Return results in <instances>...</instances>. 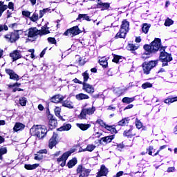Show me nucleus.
<instances>
[{
  "label": "nucleus",
  "mask_w": 177,
  "mask_h": 177,
  "mask_svg": "<svg viewBox=\"0 0 177 177\" xmlns=\"http://www.w3.org/2000/svg\"><path fill=\"white\" fill-rule=\"evenodd\" d=\"M175 101L174 100V97L172 98H167L166 100H165V103H166V104H171V103H174Z\"/></svg>",
  "instance_id": "nucleus-51"
},
{
  "label": "nucleus",
  "mask_w": 177,
  "mask_h": 177,
  "mask_svg": "<svg viewBox=\"0 0 177 177\" xmlns=\"http://www.w3.org/2000/svg\"><path fill=\"white\" fill-rule=\"evenodd\" d=\"M49 125L50 127H56L57 125V120L55 118V117L52 116L49 120Z\"/></svg>",
  "instance_id": "nucleus-36"
},
{
  "label": "nucleus",
  "mask_w": 177,
  "mask_h": 177,
  "mask_svg": "<svg viewBox=\"0 0 177 177\" xmlns=\"http://www.w3.org/2000/svg\"><path fill=\"white\" fill-rule=\"evenodd\" d=\"M10 56L12 59L13 62H16V60L21 59V53H20V50H15L10 54Z\"/></svg>",
  "instance_id": "nucleus-13"
},
{
  "label": "nucleus",
  "mask_w": 177,
  "mask_h": 177,
  "mask_svg": "<svg viewBox=\"0 0 177 177\" xmlns=\"http://www.w3.org/2000/svg\"><path fill=\"white\" fill-rule=\"evenodd\" d=\"M30 133L33 136H37L39 139H42L45 137V135L48 133V129H46V127L45 126H33L30 129Z\"/></svg>",
  "instance_id": "nucleus-1"
},
{
  "label": "nucleus",
  "mask_w": 177,
  "mask_h": 177,
  "mask_svg": "<svg viewBox=\"0 0 177 177\" xmlns=\"http://www.w3.org/2000/svg\"><path fill=\"white\" fill-rule=\"evenodd\" d=\"M85 107H86V104L82 109V111L79 115V118L80 120H86V115H92L95 114V112L96 111V107L94 106H92L90 108Z\"/></svg>",
  "instance_id": "nucleus-5"
},
{
  "label": "nucleus",
  "mask_w": 177,
  "mask_h": 177,
  "mask_svg": "<svg viewBox=\"0 0 177 177\" xmlns=\"http://www.w3.org/2000/svg\"><path fill=\"white\" fill-rule=\"evenodd\" d=\"M8 153V149H6V147H1L0 149V160H2V156H3V154H6Z\"/></svg>",
  "instance_id": "nucleus-43"
},
{
  "label": "nucleus",
  "mask_w": 177,
  "mask_h": 177,
  "mask_svg": "<svg viewBox=\"0 0 177 177\" xmlns=\"http://www.w3.org/2000/svg\"><path fill=\"white\" fill-rule=\"evenodd\" d=\"M77 174H80L79 177H88L91 174V169L85 168L82 165L77 166L76 169Z\"/></svg>",
  "instance_id": "nucleus-8"
},
{
  "label": "nucleus",
  "mask_w": 177,
  "mask_h": 177,
  "mask_svg": "<svg viewBox=\"0 0 177 177\" xmlns=\"http://www.w3.org/2000/svg\"><path fill=\"white\" fill-rule=\"evenodd\" d=\"M0 27H2V31H3V30H5V31H8V30H9V28H8V26L6 25H0Z\"/></svg>",
  "instance_id": "nucleus-61"
},
{
  "label": "nucleus",
  "mask_w": 177,
  "mask_h": 177,
  "mask_svg": "<svg viewBox=\"0 0 177 177\" xmlns=\"http://www.w3.org/2000/svg\"><path fill=\"white\" fill-rule=\"evenodd\" d=\"M29 19L30 20H31V21H33V22L37 21L38 14H37V12H34L32 17H30Z\"/></svg>",
  "instance_id": "nucleus-45"
},
{
  "label": "nucleus",
  "mask_w": 177,
  "mask_h": 177,
  "mask_svg": "<svg viewBox=\"0 0 177 177\" xmlns=\"http://www.w3.org/2000/svg\"><path fill=\"white\" fill-rule=\"evenodd\" d=\"M122 175H124V171H120L118 172L116 175L113 176V177H120V176H122Z\"/></svg>",
  "instance_id": "nucleus-60"
},
{
  "label": "nucleus",
  "mask_w": 177,
  "mask_h": 177,
  "mask_svg": "<svg viewBox=\"0 0 177 177\" xmlns=\"http://www.w3.org/2000/svg\"><path fill=\"white\" fill-rule=\"evenodd\" d=\"M8 9V6L7 5H3V2L0 1V17L2 16V14L5 10Z\"/></svg>",
  "instance_id": "nucleus-33"
},
{
  "label": "nucleus",
  "mask_w": 177,
  "mask_h": 177,
  "mask_svg": "<svg viewBox=\"0 0 177 177\" xmlns=\"http://www.w3.org/2000/svg\"><path fill=\"white\" fill-rule=\"evenodd\" d=\"M142 89H147V88H151L153 86V84L149 82H146L142 84Z\"/></svg>",
  "instance_id": "nucleus-47"
},
{
  "label": "nucleus",
  "mask_w": 177,
  "mask_h": 177,
  "mask_svg": "<svg viewBox=\"0 0 177 177\" xmlns=\"http://www.w3.org/2000/svg\"><path fill=\"white\" fill-rule=\"evenodd\" d=\"M142 68L144 71V74H150V71H151V68L150 67V65H149L148 63L144 62L142 64Z\"/></svg>",
  "instance_id": "nucleus-19"
},
{
  "label": "nucleus",
  "mask_w": 177,
  "mask_h": 177,
  "mask_svg": "<svg viewBox=\"0 0 177 177\" xmlns=\"http://www.w3.org/2000/svg\"><path fill=\"white\" fill-rule=\"evenodd\" d=\"M96 149V145L93 144L88 145L86 149H84L82 150V151H90L92 152V151L95 150Z\"/></svg>",
  "instance_id": "nucleus-28"
},
{
  "label": "nucleus",
  "mask_w": 177,
  "mask_h": 177,
  "mask_svg": "<svg viewBox=\"0 0 177 177\" xmlns=\"http://www.w3.org/2000/svg\"><path fill=\"white\" fill-rule=\"evenodd\" d=\"M73 81L75 82V84H82V82L80 81V80L77 78H75Z\"/></svg>",
  "instance_id": "nucleus-62"
},
{
  "label": "nucleus",
  "mask_w": 177,
  "mask_h": 177,
  "mask_svg": "<svg viewBox=\"0 0 177 177\" xmlns=\"http://www.w3.org/2000/svg\"><path fill=\"white\" fill-rule=\"evenodd\" d=\"M106 110L114 111L115 110V106L110 105L107 107Z\"/></svg>",
  "instance_id": "nucleus-59"
},
{
  "label": "nucleus",
  "mask_w": 177,
  "mask_h": 177,
  "mask_svg": "<svg viewBox=\"0 0 177 177\" xmlns=\"http://www.w3.org/2000/svg\"><path fill=\"white\" fill-rule=\"evenodd\" d=\"M8 8V9H12V10H14V9H15V4L12 2H9L8 6H7V8Z\"/></svg>",
  "instance_id": "nucleus-57"
},
{
  "label": "nucleus",
  "mask_w": 177,
  "mask_h": 177,
  "mask_svg": "<svg viewBox=\"0 0 177 177\" xmlns=\"http://www.w3.org/2000/svg\"><path fill=\"white\" fill-rule=\"evenodd\" d=\"M161 48V39H155V41H152L150 45L145 44L144 45V49L147 52H150L151 53H156Z\"/></svg>",
  "instance_id": "nucleus-2"
},
{
  "label": "nucleus",
  "mask_w": 177,
  "mask_h": 177,
  "mask_svg": "<svg viewBox=\"0 0 177 177\" xmlns=\"http://www.w3.org/2000/svg\"><path fill=\"white\" fill-rule=\"evenodd\" d=\"M136 126L138 128V129H140L142 127H143L142 122L140 121L138 118L136 119Z\"/></svg>",
  "instance_id": "nucleus-50"
},
{
  "label": "nucleus",
  "mask_w": 177,
  "mask_h": 177,
  "mask_svg": "<svg viewBox=\"0 0 177 177\" xmlns=\"http://www.w3.org/2000/svg\"><path fill=\"white\" fill-rule=\"evenodd\" d=\"M49 12H50V9H49V8H44V9H43V10L39 11V17L40 18L41 17H44V15L45 13H49Z\"/></svg>",
  "instance_id": "nucleus-40"
},
{
  "label": "nucleus",
  "mask_w": 177,
  "mask_h": 177,
  "mask_svg": "<svg viewBox=\"0 0 177 177\" xmlns=\"http://www.w3.org/2000/svg\"><path fill=\"white\" fill-rule=\"evenodd\" d=\"M73 153H74L73 151H66L64 153H63L62 157L57 158V162L59 163L62 162L60 164V165L62 167H64V165H66V161H67V158H68V157H70V156H71V154H73Z\"/></svg>",
  "instance_id": "nucleus-9"
},
{
  "label": "nucleus",
  "mask_w": 177,
  "mask_h": 177,
  "mask_svg": "<svg viewBox=\"0 0 177 177\" xmlns=\"http://www.w3.org/2000/svg\"><path fill=\"white\" fill-rule=\"evenodd\" d=\"M113 139H114V136H109L102 138V140L105 142V143H110Z\"/></svg>",
  "instance_id": "nucleus-35"
},
{
  "label": "nucleus",
  "mask_w": 177,
  "mask_h": 177,
  "mask_svg": "<svg viewBox=\"0 0 177 177\" xmlns=\"http://www.w3.org/2000/svg\"><path fill=\"white\" fill-rule=\"evenodd\" d=\"M47 41L49 44H56V39L55 37H48Z\"/></svg>",
  "instance_id": "nucleus-54"
},
{
  "label": "nucleus",
  "mask_w": 177,
  "mask_h": 177,
  "mask_svg": "<svg viewBox=\"0 0 177 177\" xmlns=\"http://www.w3.org/2000/svg\"><path fill=\"white\" fill-rule=\"evenodd\" d=\"M80 19H83V20H86L87 21H91V18L86 14H80L77 20H80Z\"/></svg>",
  "instance_id": "nucleus-31"
},
{
  "label": "nucleus",
  "mask_w": 177,
  "mask_h": 177,
  "mask_svg": "<svg viewBox=\"0 0 177 177\" xmlns=\"http://www.w3.org/2000/svg\"><path fill=\"white\" fill-rule=\"evenodd\" d=\"M149 66L151 67V68H154L157 64H158V60H153V61H150L148 62Z\"/></svg>",
  "instance_id": "nucleus-42"
},
{
  "label": "nucleus",
  "mask_w": 177,
  "mask_h": 177,
  "mask_svg": "<svg viewBox=\"0 0 177 177\" xmlns=\"http://www.w3.org/2000/svg\"><path fill=\"white\" fill-rule=\"evenodd\" d=\"M97 8H98V9H101V10H107V9L110 8V4L109 3H103L102 1L98 0Z\"/></svg>",
  "instance_id": "nucleus-15"
},
{
  "label": "nucleus",
  "mask_w": 177,
  "mask_h": 177,
  "mask_svg": "<svg viewBox=\"0 0 177 177\" xmlns=\"http://www.w3.org/2000/svg\"><path fill=\"white\" fill-rule=\"evenodd\" d=\"M57 138V134H53L52 138L49 140L48 147L49 149H53L56 145H57V140H56Z\"/></svg>",
  "instance_id": "nucleus-14"
},
{
  "label": "nucleus",
  "mask_w": 177,
  "mask_h": 177,
  "mask_svg": "<svg viewBox=\"0 0 177 177\" xmlns=\"http://www.w3.org/2000/svg\"><path fill=\"white\" fill-rule=\"evenodd\" d=\"M174 171H175V167H169L167 169V172H174Z\"/></svg>",
  "instance_id": "nucleus-63"
},
{
  "label": "nucleus",
  "mask_w": 177,
  "mask_h": 177,
  "mask_svg": "<svg viewBox=\"0 0 177 177\" xmlns=\"http://www.w3.org/2000/svg\"><path fill=\"white\" fill-rule=\"evenodd\" d=\"M78 34H81V30H80V28L76 26L65 31L64 35H65L66 37H75V35H78Z\"/></svg>",
  "instance_id": "nucleus-7"
},
{
  "label": "nucleus",
  "mask_w": 177,
  "mask_h": 177,
  "mask_svg": "<svg viewBox=\"0 0 177 177\" xmlns=\"http://www.w3.org/2000/svg\"><path fill=\"white\" fill-rule=\"evenodd\" d=\"M39 167V164L35 163L33 165H25L24 167L26 169L28 170H32V169H37Z\"/></svg>",
  "instance_id": "nucleus-26"
},
{
  "label": "nucleus",
  "mask_w": 177,
  "mask_h": 177,
  "mask_svg": "<svg viewBox=\"0 0 177 177\" xmlns=\"http://www.w3.org/2000/svg\"><path fill=\"white\" fill-rule=\"evenodd\" d=\"M76 126L77 127V128H80V129H81V131H87L88 129H89V127H91L90 124H82V123H77L76 124Z\"/></svg>",
  "instance_id": "nucleus-20"
},
{
  "label": "nucleus",
  "mask_w": 177,
  "mask_h": 177,
  "mask_svg": "<svg viewBox=\"0 0 177 177\" xmlns=\"http://www.w3.org/2000/svg\"><path fill=\"white\" fill-rule=\"evenodd\" d=\"M139 48L138 46H136L133 44H130L128 45L127 48L129 50H131L132 52H134V50H136Z\"/></svg>",
  "instance_id": "nucleus-38"
},
{
  "label": "nucleus",
  "mask_w": 177,
  "mask_h": 177,
  "mask_svg": "<svg viewBox=\"0 0 177 177\" xmlns=\"http://www.w3.org/2000/svg\"><path fill=\"white\" fill-rule=\"evenodd\" d=\"M63 100H64V97L60 94L55 95L51 98L53 103H60Z\"/></svg>",
  "instance_id": "nucleus-17"
},
{
  "label": "nucleus",
  "mask_w": 177,
  "mask_h": 177,
  "mask_svg": "<svg viewBox=\"0 0 177 177\" xmlns=\"http://www.w3.org/2000/svg\"><path fill=\"white\" fill-rule=\"evenodd\" d=\"M63 107H67L68 109H74V104L73 102L66 100L62 102Z\"/></svg>",
  "instance_id": "nucleus-21"
},
{
  "label": "nucleus",
  "mask_w": 177,
  "mask_h": 177,
  "mask_svg": "<svg viewBox=\"0 0 177 177\" xmlns=\"http://www.w3.org/2000/svg\"><path fill=\"white\" fill-rule=\"evenodd\" d=\"M6 73L10 76V80H12L13 81H19V75L16 74L15 71L10 68H6Z\"/></svg>",
  "instance_id": "nucleus-12"
},
{
  "label": "nucleus",
  "mask_w": 177,
  "mask_h": 177,
  "mask_svg": "<svg viewBox=\"0 0 177 177\" xmlns=\"http://www.w3.org/2000/svg\"><path fill=\"white\" fill-rule=\"evenodd\" d=\"M104 128L107 131H109V132H111V133H117V129H115V128L113 127V126L106 124V126H105Z\"/></svg>",
  "instance_id": "nucleus-34"
},
{
  "label": "nucleus",
  "mask_w": 177,
  "mask_h": 177,
  "mask_svg": "<svg viewBox=\"0 0 177 177\" xmlns=\"http://www.w3.org/2000/svg\"><path fill=\"white\" fill-rule=\"evenodd\" d=\"M71 129V124H64L62 127H59L58 129V131L62 132V131H70Z\"/></svg>",
  "instance_id": "nucleus-30"
},
{
  "label": "nucleus",
  "mask_w": 177,
  "mask_h": 177,
  "mask_svg": "<svg viewBox=\"0 0 177 177\" xmlns=\"http://www.w3.org/2000/svg\"><path fill=\"white\" fill-rule=\"evenodd\" d=\"M77 100H85L89 99V95L84 93H79L75 95Z\"/></svg>",
  "instance_id": "nucleus-24"
},
{
  "label": "nucleus",
  "mask_w": 177,
  "mask_h": 177,
  "mask_svg": "<svg viewBox=\"0 0 177 177\" xmlns=\"http://www.w3.org/2000/svg\"><path fill=\"white\" fill-rule=\"evenodd\" d=\"M40 34L39 35L41 36V35H46V34H49V28L47 27V26H43L41 28V30H40Z\"/></svg>",
  "instance_id": "nucleus-32"
},
{
  "label": "nucleus",
  "mask_w": 177,
  "mask_h": 177,
  "mask_svg": "<svg viewBox=\"0 0 177 177\" xmlns=\"http://www.w3.org/2000/svg\"><path fill=\"white\" fill-rule=\"evenodd\" d=\"M19 104L21 106H26L27 104V98L24 97L19 98Z\"/></svg>",
  "instance_id": "nucleus-48"
},
{
  "label": "nucleus",
  "mask_w": 177,
  "mask_h": 177,
  "mask_svg": "<svg viewBox=\"0 0 177 177\" xmlns=\"http://www.w3.org/2000/svg\"><path fill=\"white\" fill-rule=\"evenodd\" d=\"M95 122L96 124H99V125H100V127H102V128H105L107 125V124H106V122H104V121H103V120L102 119H97Z\"/></svg>",
  "instance_id": "nucleus-44"
},
{
  "label": "nucleus",
  "mask_w": 177,
  "mask_h": 177,
  "mask_svg": "<svg viewBox=\"0 0 177 177\" xmlns=\"http://www.w3.org/2000/svg\"><path fill=\"white\" fill-rule=\"evenodd\" d=\"M174 24V21L169 18L167 19L165 22V26L166 27H169L170 26H172Z\"/></svg>",
  "instance_id": "nucleus-46"
},
{
  "label": "nucleus",
  "mask_w": 177,
  "mask_h": 177,
  "mask_svg": "<svg viewBox=\"0 0 177 177\" xmlns=\"http://www.w3.org/2000/svg\"><path fill=\"white\" fill-rule=\"evenodd\" d=\"M82 85V89L86 92V93H88L89 95H93V93H95V87H93L91 84L86 82H83Z\"/></svg>",
  "instance_id": "nucleus-10"
},
{
  "label": "nucleus",
  "mask_w": 177,
  "mask_h": 177,
  "mask_svg": "<svg viewBox=\"0 0 177 177\" xmlns=\"http://www.w3.org/2000/svg\"><path fill=\"white\" fill-rule=\"evenodd\" d=\"M39 154H48V150L41 149L38 151Z\"/></svg>",
  "instance_id": "nucleus-58"
},
{
  "label": "nucleus",
  "mask_w": 177,
  "mask_h": 177,
  "mask_svg": "<svg viewBox=\"0 0 177 177\" xmlns=\"http://www.w3.org/2000/svg\"><path fill=\"white\" fill-rule=\"evenodd\" d=\"M153 150V146H149V148L147 149V151H148V154L149 156H152Z\"/></svg>",
  "instance_id": "nucleus-56"
},
{
  "label": "nucleus",
  "mask_w": 177,
  "mask_h": 177,
  "mask_svg": "<svg viewBox=\"0 0 177 177\" xmlns=\"http://www.w3.org/2000/svg\"><path fill=\"white\" fill-rule=\"evenodd\" d=\"M120 59H121V57H120L118 55H114L113 59V62L114 63H118Z\"/></svg>",
  "instance_id": "nucleus-53"
},
{
  "label": "nucleus",
  "mask_w": 177,
  "mask_h": 177,
  "mask_svg": "<svg viewBox=\"0 0 177 177\" xmlns=\"http://www.w3.org/2000/svg\"><path fill=\"white\" fill-rule=\"evenodd\" d=\"M23 16H25V17H30L31 16V12L29 11H22Z\"/></svg>",
  "instance_id": "nucleus-55"
},
{
  "label": "nucleus",
  "mask_w": 177,
  "mask_h": 177,
  "mask_svg": "<svg viewBox=\"0 0 177 177\" xmlns=\"http://www.w3.org/2000/svg\"><path fill=\"white\" fill-rule=\"evenodd\" d=\"M78 162V160H77V158H74L72 160H69L67 165L68 168H73V167H75V165Z\"/></svg>",
  "instance_id": "nucleus-29"
},
{
  "label": "nucleus",
  "mask_w": 177,
  "mask_h": 177,
  "mask_svg": "<svg viewBox=\"0 0 177 177\" xmlns=\"http://www.w3.org/2000/svg\"><path fill=\"white\" fill-rule=\"evenodd\" d=\"M100 66H102V67H107V64H108V62H107V60H106V58L104 57H102L100 59Z\"/></svg>",
  "instance_id": "nucleus-41"
},
{
  "label": "nucleus",
  "mask_w": 177,
  "mask_h": 177,
  "mask_svg": "<svg viewBox=\"0 0 177 177\" xmlns=\"http://www.w3.org/2000/svg\"><path fill=\"white\" fill-rule=\"evenodd\" d=\"M127 124H129V118H124L118 122L119 127H125Z\"/></svg>",
  "instance_id": "nucleus-23"
},
{
  "label": "nucleus",
  "mask_w": 177,
  "mask_h": 177,
  "mask_svg": "<svg viewBox=\"0 0 177 177\" xmlns=\"http://www.w3.org/2000/svg\"><path fill=\"white\" fill-rule=\"evenodd\" d=\"M34 158H35V160H36L37 161H41V160H44V156L35 154Z\"/></svg>",
  "instance_id": "nucleus-52"
},
{
  "label": "nucleus",
  "mask_w": 177,
  "mask_h": 177,
  "mask_svg": "<svg viewBox=\"0 0 177 177\" xmlns=\"http://www.w3.org/2000/svg\"><path fill=\"white\" fill-rule=\"evenodd\" d=\"M26 128V126L23 123L17 122L13 128L14 132H19V131H23Z\"/></svg>",
  "instance_id": "nucleus-18"
},
{
  "label": "nucleus",
  "mask_w": 177,
  "mask_h": 177,
  "mask_svg": "<svg viewBox=\"0 0 177 177\" xmlns=\"http://www.w3.org/2000/svg\"><path fill=\"white\" fill-rule=\"evenodd\" d=\"M142 32L145 34H147L149 32V30H150V25L147 24H144L142 27Z\"/></svg>",
  "instance_id": "nucleus-37"
},
{
  "label": "nucleus",
  "mask_w": 177,
  "mask_h": 177,
  "mask_svg": "<svg viewBox=\"0 0 177 177\" xmlns=\"http://www.w3.org/2000/svg\"><path fill=\"white\" fill-rule=\"evenodd\" d=\"M23 32V30H15L12 32L7 34L4 36V38L9 40L10 42L13 44V42H16L20 38V34Z\"/></svg>",
  "instance_id": "nucleus-6"
},
{
  "label": "nucleus",
  "mask_w": 177,
  "mask_h": 177,
  "mask_svg": "<svg viewBox=\"0 0 177 177\" xmlns=\"http://www.w3.org/2000/svg\"><path fill=\"white\" fill-rule=\"evenodd\" d=\"M82 77L84 79V82H86L88 80H89V73H88V71H85L82 73Z\"/></svg>",
  "instance_id": "nucleus-49"
},
{
  "label": "nucleus",
  "mask_w": 177,
  "mask_h": 177,
  "mask_svg": "<svg viewBox=\"0 0 177 177\" xmlns=\"http://www.w3.org/2000/svg\"><path fill=\"white\" fill-rule=\"evenodd\" d=\"M135 97H124L122 102V103H126L127 104H129L130 103H132V102H134Z\"/></svg>",
  "instance_id": "nucleus-27"
},
{
  "label": "nucleus",
  "mask_w": 177,
  "mask_h": 177,
  "mask_svg": "<svg viewBox=\"0 0 177 177\" xmlns=\"http://www.w3.org/2000/svg\"><path fill=\"white\" fill-rule=\"evenodd\" d=\"M46 52V48H44V49L41 51V54H40V57H44V55H45Z\"/></svg>",
  "instance_id": "nucleus-64"
},
{
  "label": "nucleus",
  "mask_w": 177,
  "mask_h": 177,
  "mask_svg": "<svg viewBox=\"0 0 177 177\" xmlns=\"http://www.w3.org/2000/svg\"><path fill=\"white\" fill-rule=\"evenodd\" d=\"M54 111L55 115L58 117V118H59L62 121H64V119H63V116L60 115V113L62 112V107L56 106Z\"/></svg>",
  "instance_id": "nucleus-22"
},
{
  "label": "nucleus",
  "mask_w": 177,
  "mask_h": 177,
  "mask_svg": "<svg viewBox=\"0 0 177 177\" xmlns=\"http://www.w3.org/2000/svg\"><path fill=\"white\" fill-rule=\"evenodd\" d=\"M152 53H150V51H147L145 53H144L142 55H141V59H142L143 60H146V59H149V57H150Z\"/></svg>",
  "instance_id": "nucleus-39"
},
{
  "label": "nucleus",
  "mask_w": 177,
  "mask_h": 177,
  "mask_svg": "<svg viewBox=\"0 0 177 177\" xmlns=\"http://www.w3.org/2000/svg\"><path fill=\"white\" fill-rule=\"evenodd\" d=\"M109 174V169L106 168L104 165L101 166L100 170L97 172V177L106 176Z\"/></svg>",
  "instance_id": "nucleus-16"
},
{
  "label": "nucleus",
  "mask_w": 177,
  "mask_h": 177,
  "mask_svg": "<svg viewBox=\"0 0 177 177\" xmlns=\"http://www.w3.org/2000/svg\"><path fill=\"white\" fill-rule=\"evenodd\" d=\"M128 31H129V22L127 20H124L122 23L120 31L115 36V39H118V38H125Z\"/></svg>",
  "instance_id": "nucleus-3"
},
{
  "label": "nucleus",
  "mask_w": 177,
  "mask_h": 177,
  "mask_svg": "<svg viewBox=\"0 0 177 177\" xmlns=\"http://www.w3.org/2000/svg\"><path fill=\"white\" fill-rule=\"evenodd\" d=\"M132 126H130V129L129 130H125L124 131V136H127V138H132V136H135V134L132 133Z\"/></svg>",
  "instance_id": "nucleus-25"
},
{
  "label": "nucleus",
  "mask_w": 177,
  "mask_h": 177,
  "mask_svg": "<svg viewBox=\"0 0 177 177\" xmlns=\"http://www.w3.org/2000/svg\"><path fill=\"white\" fill-rule=\"evenodd\" d=\"M40 34V30H38L37 28H30L28 29V38H34L37 37V35H39Z\"/></svg>",
  "instance_id": "nucleus-11"
},
{
  "label": "nucleus",
  "mask_w": 177,
  "mask_h": 177,
  "mask_svg": "<svg viewBox=\"0 0 177 177\" xmlns=\"http://www.w3.org/2000/svg\"><path fill=\"white\" fill-rule=\"evenodd\" d=\"M160 60L162 62V66H168V62H172V55L165 52V47L160 48Z\"/></svg>",
  "instance_id": "nucleus-4"
}]
</instances>
